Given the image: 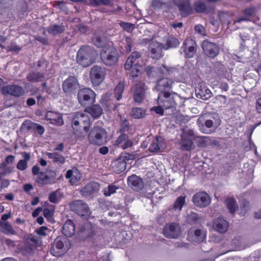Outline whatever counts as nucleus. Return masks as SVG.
I'll list each match as a JSON object with an SVG mask.
<instances>
[{"instance_id":"f257e3e1","label":"nucleus","mask_w":261,"mask_h":261,"mask_svg":"<svg viewBox=\"0 0 261 261\" xmlns=\"http://www.w3.org/2000/svg\"><path fill=\"white\" fill-rule=\"evenodd\" d=\"M197 123L199 129L204 134L214 132L220 124V120L217 114L205 113L197 119Z\"/></svg>"},{"instance_id":"f03ea898","label":"nucleus","mask_w":261,"mask_h":261,"mask_svg":"<svg viewBox=\"0 0 261 261\" xmlns=\"http://www.w3.org/2000/svg\"><path fill=\"white\" fill-rule=\"evenodd\" d=\"M97 55V51L93 47L83 46L77 53L76 61L83 67H87L94 62Z\"/></svg>"},{"instance_id":"7ed1b4c3","label":"nucleus","mask_w":261,"mask_h":261,"mask_svg":"<svg viewBox=\"0 0 261 261\" xmlns=\"http://www.w3.org/2000/svg\"><path fill=\"white\" fill-rule=\"evenodd\" d=\"M40 168L37 165L32 168V173L36 175V182L40 187L46 185L52 184L57 177L56 172L51 170H46L45 172H40Z\"/></svg>"},{"instance_id":"20e7f679","label":"nucleus","mask_w":261,"mask_h":261,"mask_svg":"<svg viewBox=\"0 0 261 261\" xmlns=\"http://www.w3.org/2000/svg\"><path fill=\"white\" fill-rule=\"evenodd\" d=\"M108 134L106 130L99 126H94L88 135V140L92 145L100 146L107 142Z\"/></svg>"},{"instance_id":"39448f33","label":"nucleus","mask_w":261,"mask_h":261,"mask_svg":"<svg viewBox=\"0 0 261 261\" xmlns=\"http://www.w3.org/2000/svg\"><path fill=\"white\" fill-rule=\"evenodd\" d=\"M90 125L89 117L86 114L77 112L72 118V127L75 135L79 137L81 136L78 134L79 130H84L86 132L89 130Z\"/></svg>"},{"instance_id":"423d86ee","label":"nucleus","mask_w":261,"mask_h":261,"mask_svg":"<svg viewBox=\"0 0 261 261\" xmlns=\"http://www.w3.org/2000/svg\"><path fill=\"white\" fill-rule=\"evenodd\" d=\"M243 13L244 16L240 17L237 20H233L232 23H231V17L226 13L220 15V19L222 23H226L229 29L231 30H234L237 29V27H234V24L236 23H240L243 21H248L250 17L255 13V9L253 8H248L245 9Z\"/></svg>"},{"instance_id":"0eeeda50","label":"nucleus","mask_w":261,"mask_h":261,"mask_svg":"<svg viewBox=\"0 0 261 261\" xmlns=\"http://www.w3.org/2000/svg\"><path fill=\"white\" fill-rule=\"evenodd\" d=\"M70 242L67 238L59 237L54 241L50 249V253L55 256L65 254L70 248Z\"/></svg>"},{"instance_id":"6e6552de","label":"nucleus","mask_w":261,"mask_h":261,"mask_svg":"<svg viewBox=\"0 0 261 261\" xmlns=\"http://www.w3.org/2000/svg\"><path fill=\"white\" fill-rule=\"evenodd\" d=\"M102 62L107 66H112L116 64L118 59V53L113 44H109L102 49L100 53Z\"/></svg>"},{"instance_id":"1a4fd4ad","label":"nucleus","mask_w":261,"mask_h":261,"mask_svg":"<svg viewBox=\"0 0 261 261\" xmlns=\"http://www.w3.org/2000/svg\"><path fill=\"white\" fill-rule=\"evenodd\" d=\"M174 95L177 96L175 93L172 94L169 92H160L158 95V101L165 109L173 108L176 105Z\"/></svg>"},{"instance_id":"9d476101","label":"nucleus","mask_w":261,"mask_h":261,"mask_svg":"<svg viewBox=\"0 0 261 261\" xmlns=\"http://www.w3.org/2000/svg\"><path fill=\"white\" fill-rule=\"evenodd\" d=\"M95 92L90 88H85L80 89L77 94V99L80 103L86 106L94 102Z\"/></svg>"},{"instance_id":"9b49d317","label":"nucleus","mask_w":261,"mask_h":261,"mask_svg":"<svg viewBox=\"0 0 261 261\" xmlns=\"http://www.w3.org/2000/svg\"><path fill=\"white\" fill-rule=\"evenodd\" d=\"M106 72L103 68L95 65L93 66L90 72V77L93 85H99L104 80Z\"/></svg>"},{"instance_id":"f8f14e48","label":"nucleus","mask_w":261,"mask_h":261,"mask_svg":"<svg viewBox=\"0 0 261 261\" xmlns=\"http://www.w3.org/2000/svg\"><path fill=\"white\" fill-rule=\"evenodd\" d=\"M1 92L4 95H11L15 97H19L24 94L25 90L20 86L11 84L4 86L2 88Z\"/></svg>"},{"instance_id":"ddd939ff","label":"nucleus","mask_w":261,"mask_h":261,"mask_svg":"<svg viewBox=\"0 0 261 261\" xmlns=\"http://www.w3.org/2000/svg\"><path fill=\"white\" fill-rule=\"evenodd\" d=\"M163 234L167 238L176 239L181 234V228L176 223L167 224L163 229Z\"/></svg>"},{"instance_id":"4468645a","label":"nucleus","mask_w":261,"mask_h":261,"mask_svg":"<svg viewBox=\"0 0 261 261\" xmlns=\"http://www.w3.org/2000/svg\"><path fill=\"white\" fill-rule=\"evenodd\" d=\"M79 88L77 79L73 76H70L62 84L63 91L70 95L74 93Z\"/></svg>"},{"instance_id":"2eb2a0df","label":"nucleus","mask_w":261,"mask_h":261,"mask_svg":"<svg viewBox=\"0 0 261 261\" xmlns=\"http://www.w3.org/2000/svg\"><path fill=\"white\" fill-rule=\"evenodd\" d=\"M192 201L196 206L202 208L211 203V198L206 192H199L194 195Z\"/></svg>"},{"instance_id":"dca6fc26","label":"nucleus","mask_w":261,"mask_h":261,"mask_svg":"<svg viewBox=\"0 0 261 261\" xmlns=\"http://www.w3.org/2000/svg\"><path fill=\"white\" fill-rule=\"evenodd\" d=\"M100 189V185L95 181L90 182L81 190V195L86 198L92 197L95 196Z\"/></svg>"},{"instance_id":"f3484780","label":"nucleus","mask_w":261,"mask_h":261,"mask_svg":"<svg viewBox=\"0 0 261 261\" xmlns=\"http://www.w3.org/2000/svg\"><path fill=\"white\" fill-rule=\"evenodd\" d=\"M70 208L79 215L83 216L89 214V210L88 205L82 200H75L69 204Z\"/></svg>"},{"instance_id":"a211bd4d","label":"nucleus","mask_w":261,"mask_h":261,"mask_svg":"<svg viewBox=\"0 0 261 261\" xmlns=\"http://www.w3.org/2000/svg\"><path fill=\"white\" fill-rule=\"evenodd\" d=\"M202 48L204 54L210 58H214L219 54V48L218 45L208 40L203 41Z\"/></svg>"},{"instance_id":"6ab92c4d","label":"nucleus","mask_w":261,"mask_h":261,"mask_svg":"<svg viewBox=\"0 0 261 261\" xmlns=\"http://www.w3.org/2000/svg\"><path fill=\"white\" fill-rule=\"evenodd\" d=\"M186 57L192 58L196 51V43L194 40L187 39L181 47Z\"/></svg>"},{"instance_id":"aec40b11","label":"nucleus","mask_w":261,"mask_h":261,"mask_svg":"<svg viewBox=\"0 0 261 261\" xmlns=\"http://www.w3.org/2000/svg\"><path fill=\"white\" fill-rule=\"evenodd\" d=\"M128 185L134 190L139 191L142 190L144 186L143 179L135 174H133L127 178Z\"/></svg>"},{"instance_id":"412c9836","label":"nucleus","mask_w":261,"mask_h":261,"mask_svg":"<svg viewBox=\"0 0 261 261\" xmlns=\"http://www.w3.org/2000/svg\"><path fill=\"white\" fill-rule=\"evenodd\" d=\"M165 49L164 45L160 42L152 41L149 46V50L153 58H160L162 56V49Z\"/></svg>"},{"instance_id":"4be33fe9","label":"nucleus","mask_w":261,"mask_h":261,"mask_svg":"<svg viewBox=\"0 0 261 261\" xmlns=\"http://www.w3.org/2000/svg\"><path fill=\"white\" fill-rule=\"evenodd\" d=\"M189 236L191 240L196 243L203 242L206 238V232L201 229H191L189 232Z\"/></svg>"},{"instance_id":"5701e85b","label":"nucleus","mask_w":261,"mask_h":261,"mask_svg":"<svg viewBox=\"0 0 261 261\" xmlns=\"http://www.w3.org/2000/svg\"><path fill=\"white\" fill-rule=\"evenodd\" d=\"M93 44L97 47H107L110 44H112V42L109 41L103 35L95 34L92 38Z\"/></svg>"},{"instance_id":"b1692460","label":"nucleus","mask_w":261,"mask_h":261,"mask_svg":"<svg viewBox=\"0 0 261 261\" xmlns=\"http://www.w3.org/2000/svg\"><path fill=\"white\" fill-rule=\"evenodd\" d=\"M115 144L118 147L122 149L131 147L133 144V142L128 139V137L125 134H122L118 137L115 141Z\"/></svg>"},{"instance_id":"393cba45","label":"nucleus","mask_w":261,"mask_h":261,"mask_svg":"<svg viewBox=\"0 0 261 261\" xmlns=\"http://www.w3.org/2000/svg\"><path fill=\"white\" fill-rule=\"evenodd\" d=\"M45 119L49 121L50 123L55 125L61 126L64 123L61 115L52 111H49L46 113Z\"/></svg>"},{"instance_id":"a878e982","label":"nucleus","mask_w":261,"mask_h":261,"mask_svg":"<svg viewBox=\"0 0 261 261\" xmlns=\"http://www.w3.org/2000/svg\"><path fill=\"white\" fill-rule=\"evenodd\" d=\"M214 228L220 233L226 232L229 227L228 223L222 218H218L213 222Z\"/></svg>"},{"instance_id":"bb28decb","label":"nucleus","mask_w":261,"mask_h":261,"mask_svg":"<svg viewBox=\"0 0 261 261\" xmlns=\"http://www.w3.org/2000/svg\"><path fill=\"white\" fill-rule=\"evenodd\" d=\"M65 177L69 179V182L73 185L76 184L80 180L82 175L77 169L73 168L67 171Z\"/></svg>"},{"instance_id":"cd10ccee","label":"nucleus","mask_w":261,"mask_h":261,"mask_svg":"<svg viewBox=\"0 0 261 261\" xmlns=\"http://www.w3.org/2000/svg\"><path fill=\"white\" fill-rule=\"evenodd\" d=\"M173 81L169 78H162L157 81L155 88L158 91L163 92V91L168 90L172 87Z\"/></svg>"},{"instance_id":"c85d7f7f","label":"nucleus","mask_w":261,"mask_h":261,"mask_svg":"<svg viewBox=\"0 0 261 261\" xmlns=\"http://www.w3.org/2000/svg\"><path fill=\"white\" fill-rule=\"evenodd\" d=\"M144 87L145 85L142 83H138L135 86L134 98L136 102H141L143 100L145 96Z\"/></svg>"},{"instance_id":"c756f323","label":"nucleus","mask_w":261,"mask_h":261,"mask_svg":"<svg viewBox=\"0 0 261 261\" xmlns=\"http://www.w3.org/2000/svg\"><path fill=\"white\" fill-rule=\"evenodd\" d=\"M162 67L163 69L161 68V67L158 69H154L153 67H147L146 68L147 74L150 76H154L153 72L158 71L162 74L171 75L175 71V69L174 68L168 67L166 65H162Z\"/></svg>"},{"instance_id":"7c9ffc66","label":"nucleus","mask_w":261,"mask_h":261,"mask_svg":"<svg viewBox=\"0 0 261 261\" xmlns=\"http://www.w3.org/2000/svg\"><path fill=\"white\" fill-rule=\"evenodd\" d=\"M47 79L44 73L38 71L31 72L27 76L28 81L33 83L45 82Z\"/></svg>"},{"instance_id":"2f4dec72","label":"nucleus","mask_w":261,"mask_h":261,"mask_svg":"<svg viewBox=\"0 0 261 261\" xmlns=\"http://www.w3.org/2000/svg\"><path fill=\"white\" fill-rule=\"evenodd\" d=\"M165 147V143L161 137H156L150 144L149 150L151 152H157Z\"/></svg>"},{"instance_id":"473e14b6","label":"nucleus","mask_w":261,"mask_h":261,"mask_svg":"<svg viewBox=\"0 0 261 261\" xmlns=\"http://www.w3.org/2000/svg\"><path fill=\"white\" fill-rule=\"evenodd\" d=\"M63 234L67 237H72L75 233V226L70 220H67L62 227Z\"/></svg>"},{"instance_id":"72a5a7b5","label":"nucleus","mask_w":261,"mask_h":261,"mask_svg":"<svg viewBox=\"0 0 261 261\" xmlns=\"http://www.w3.org/2000/svg\"><path fill=\"white\" fill-rule=\"evenodd\" d=\"M196 97L203 100H206L211 96L210 90L204 86H200L196 89Z\"/></svg>"},{"instance_id":"f704fd0d","label":"nucleus","mask_w":261,"mask_h":261,"mask_svg":"<svg viewBox=\"0 0 261 261\" xmlns=\"http://www.w3.org/2000/svg\"><path fill=\"white\" fill-rule=\"evenodd\" d=\"M85 111L89 113L94 119L99 118L103 113V110L99 105H94L88 107L86 109Z\"/></svg>"},{"instance_id":"c9c22d12","label":"nucleus","mask_w":261,"mask_h":261,"mask_svg":"<svg viewBox=\"0 0 261 261\" xmlns=\"http://www.w3.org/2000/svg\"><path fill=\"white\" fill-rule=\"evenodd\" d=\"M141 57V54L138 51H134L128 57L125 65L124 68L126 70H129L132 67V65H135L136 60Z\"/></svg>"},{"instance_id":"e433bc0d","label":"nucleus","mask_w":261,"mask_h":261,"mask_svg":"<svg viewBox=\"0 0 261 261\" xmlns=\"http://www.w3.org/2000/svg\"><path fill=\"white\" fill-rule=\"evenodd\" d=\"M0 227L2 232L6 234L13 235L16 234V231L8 222H0Z\"/></svg>"},{"instance_id":"4c0bfd02","label":"nucleus","mask_w":261,"mask_h":261,"mask_svg":"<svg viewBox=\"0 0 261 261\" xmlns=\"http://www.w3.org/2000/svg\"><path fill=\"white\" fill-rule=\"evenodd\" d=\"M23 126H27V129H33L37 132L40 135H42L44 132V128L43 126L35 123H32L30 121H26L23 123Z\"/></svg>"},{"instance_id":"58836bf2","label":"nucleus","mask_w":261,"mask_h":261,"mask_svg":"<svg viewBox=\"0 0 261 261\" xmlns=\"http://www.w3.org/2000/svg\"><path fill=\"white\" fill-rule=\"evenodd\" d=\"M46 155L48 158L51 159L54 163L59 164H63L65 162V157L57 152H47Z\"/></svg>"},{"instance_id":"ea45409f","label":"nucleus","mask_w":261,"mask_h":261,"mask_svg":"<svg viewBox=\"0 0 261 261\" xmlns=\"http://www.w3.org/2000/svg\"><path fill=\"white\" fill-rule=\"evenodd\" d=\"M22 156L23 159L19 160L16 165V168L21 171H23L27 168L28 162L30 161L31 158L30 153L27 152H24Z\"/></svg>"},{"instance_id":"a19ab883","label":"nucleus","mask_w":261,"mask_h":261,"mask_svg":"<svg viewBox=\"0 0 261 261\" xmlns=\"http://www.w3.org/2000/svg\"><path fill=\"white\" fill-rule=\"evenodd\" d=\"M178 8L182 13V16L188 15L191 10V8L189 2L187 1L181 0L178 4Z\"/></svg>"},{"instance_id":"79ce46f5","label":"nucleus","mask_w":261,"mask_h":261,"mask_svg":"<svg viewBox=\"0 0 261 261\" xmlns=\"http://www.w3.org/2000/svg\"><path fill=\"white\" fill-rule=\"evenodd\" d=\"M178 8L182 13V16L188 15L191 10V8L189 2L187 1L181 0L178 4Z\"/></svg>"},{"instance_id":"37998d69","label":"nucleus","mask_w":261,"mask_h":261,"mask_svg":"<svg viewBox=\"0 0 261 261\" xmlns=\"http://www.w3.org/2000/svg\"><path fill=\"white\" fill-rule=\"evenodd\" d=\"M126 167V163L123 159V156L119 160H117L114 163V170L116 172L118 173L124 171Z\"/></svg>"},{"instance_id":"c03bdc74","label":"nucleus","mask_w":261,"mask_h":261,"mask_svg":"<svg viewBox=\"0 0 261 261\" xmlns=\"http://www.w3.org/2000/svg\"><path fill=\"white\" fill-rule=\"evenodd\" d=\"M181 148L183 150L189 151L191 150L193 144L192 139L187 138L181 136Z\"/></svg>"},{"instance_id":"a18cd8bd","label":"nucleus","mask_w":261,"mask_h":261,"mask_svg":"<svg viewBox=\"0 0 261 261\" xmlns=\"http://www.w3.org/2000/svg\"><path fill=\"white\" fill-rule=\"evenodd\" d=\"M64 30L65 29L63 25L56 24L50 25L46 29L48 33L53 35L61 34L64 32Z\"/></svg>"},{"instance_id":"49530a36","label":"nucleus","mask_w":261,"mask_h":261,"mask_svg":"<svg viewBox=\"0 0 261 261\" xmlns=\"http://www.w3.org/2000/svg\"><path fill=\"white\" fill-rule=\"evenodd\" d=\"M198 147H205L211 144V139L207 136H198L195 140Z\"/></svg>"},{"instance_id":"de8ad7c7","label":"nucleus","mask_w":261,"mask_h":261,"mask_svg":"<svg viewBox=\"0 0 261 261\" xmlns=\"http://www.w3.org/2000/svg\"><path fill=\"white\" fill-rule=\"evenodd\" d=\"M186 204V197L179 196L175 201L173 208L175 211L180 212L183 206Z\"/></svg>"},{"instance_id":"09e8293b","label":"nucleus","mask_w":261,"mask_h":261,"mask_svg":"<svg viewBox=\"0 0 261 261\" xmlns=\"http://www.w3.org/2000/svg\"><path fill=\"white\" fill-rule=\"evenodd\" d=\"M225 203L230 213L234 214L237 208L236 200L233 198H228L225 200Z\"/></svg>"},{"instance_id":"8fccbe9b","label":"nucleus","mask_w":261,"mask_h":261,"mask_svg":"<svg viewBox=\"0 0 261 261\" xmlns=\"http://www.w3.org/2000/svg\"><path fill=\"white\" fill-rule=\"evenodd\" d=\"M179 44V42L176 38L173 37H169L164 45L165 49H168L170 48L176 47Z\"/></svg>"},{"instance_id":"3c124183","label":"nucleus","mask_w":261,"mask_h":261,"mask_svg":"<svg viewBox=\"0 0 261 261\" xmlns=\"http://www.w3.org/2000/svg\"><path fill=\"white\" fill-rule=\"evenodd\" d=\"M181 136L195 140H196V138L197 137L196 133L195 132L193 129H190L188 127H185L182 129Z\"/></svg>"},{"instance_id":"603ef678","label":"nucleus","mask_w":261,"mask_h":261,"mask_svg":"<svg viewBox=\"0 0 261 261\" xmlns=\"http://www.w3.org/2000/svg\"><path fill=\"white\" fill-rule=\"evenodd\" d=\"M119 187L113 184L109 185L108 187L103 188L102 192L105 196H111L116 192V190L119 189Z\"/></svg>"},{"instance_id":"864d4df0","label":"nucleus","mask_w":261,"mask_h":261,"mask_svg":"<svg viewBox=\"0 0 261 261\" xmlns=\"http://www.w3.org/2000/svg\"><path fill=\"white\" fill-rule=\"evenodd\" d=\"M145 115V111L140 108H133L131 112V116L135 119L142 118Z\"/></svg>"},{"instance_id":"5fc2aeb1","label":"nucleus","mask_w":261,"mask_h":261,"mask_svg":"<svg viewBox=\"0 0 261 261\" xmlns=\"http://www.w3.org/2000/svg\"><path fill=\"white\" fill-rule=\"evenodd\" d=\"M124 84L123 82H119L114 90L115 95L117 100H119L123 92Z\"/></svg>"},{"instance_id":"6e6d98bb","label":"nucleus","mask_w":261,"mask_h":261,"mask_svg":"<svg viewBox=\"0 0 261 261\" xmlns=\"http://www.w3.org/2000/svg\"><path fill=\"white\" fill-rule=\"evenodd\" d=\"M89 237L93 238L94 244L96 246L101 245L103 241V236L99 233L92 232L91 234L89 235Z\"/></svg>"},{"instance_id":"4d7b16f0","label":"nucleus","mask_w":261,"mask_h":261,"mask_svg":"<svg viewBox=\"0 0 261 261\" xmlns=\"http://www.w3.org/2000/svg\"><path fill=\"white\" fill-rule=\"evenodd\" d=\"M141 67L138 63H135V65H132V67L130 69V75L134 78L138 77L141 73Z\"/></svg>"},{"instance_id":"13d9d810","label":"nucleus","mask_w":261,"mask_h":261,"mask_svg":"<svg viewBox=\"0 0 261 261\" xmlns=\"http://www.w3.org/2000/svg\"><path fill=\"white\" fill-rule=\"evenodd\" d=\"M201 217L198 215L194 212H191L187 216V221L191 224H195L197 221L200 220Z\"/></svg>"},{"instance_id":"bf43d9fd","label":"nucleus","mask_w":261,"mask_h":261,"mask_svg":"<svg viewBox=\"0 0 261 261\" xmlns=\"http://www.w3.org/2000/svg\"><path fill=\"white\" fill-rule=\"evenodd\" d=\"M27 240L28 245H32L31 249H34L39 245V240L36 237L33 236Z\"/></svg>"},{"instance_id":"052dcab7","label":"nucleus","mask_w":261,"mask_h":261,"mask_svg":"<svg viewBox=\"0 0 261 261\" xmlns=\"http://www.w3.org/2000/svg\"><path fill=\"white\" fill-rule=\"evenodd\" d=\"M206 9L205 4L201 1H198L194 4V9L196 12H203Z\"/></svg>"},{"instance_id":"680f3d73","label":"nucleus","mask_w":261,"mask_h":261,"mask_svg":"<svg viewBox=\"0 0 261 261\" xmlns=\"http://www.w3.org/2000/svg\"><path fill=\"white\" fill-rule=\"evenodd\" d=\"M120 25L124 30L127 32H132L134 29V25L130 23L121 22Z\"/></svg>"},{"instance_id":"e2e57ef3","label":"nucleus","mask_w":261,"mask_h":261,"mask_svg":"<svg viewBox=\"0 0 261 261\" xmlns=\"http://www.w3.org/2000/svg\"><path fill=\"white\" fill-rule=\"evenodd\" d=\"M125 50L126 52L129 53L132 50V47L133 46V41L130 37H127L125 40Z\"/></svg>"},{"instance_id":"0e129e2a","label":"nucleus","mask_w":261,"mask_h":261,"mask_svg":"<svg viewBox=\"0 0 261 261\" xmlns=\"http://www.w3.org/2000/svg\"><path fill=\"white\" fill-rule=\"evenodd\" d=\"M129 128L128 122L127 120L124 119L122 121L121 124V127L119 129V132L123 134L124 132L127 131Z\"/></svg>"},{"instance_id":"69168bd1","label":"nucleus","mask_w":261,"mask_h":261,"mask_svg":"<svg viewBox=\"0 0 261 261\" xmlns=\"http://www.w3.org/2000/svg\"><path fill=\"white\" fill-rule=\"evenodd\" d=\"M14 170V168L12 167H7L3 169V170L0 172V178L2 177H5V176L11 173Z\"/></svg>"},{"instance_id":"338daca9","label":"nucleus","mask_w":261,"mask_h":261,"mask_svg":"<svg viewBox=\"0 0 261 261\" xmlns=\"http://www.w3.org/2000/svg\"><path fill=\"white\" fill-rule=\"evenodd\" d=\"M249 203L247 201H244L242 203V206L241 207V214L242 215H245L246 213L249 210Z\"/></svg>"},{"instance_id":"774afa93","label":"nucleus","mask_w":261,"mask_h":261,"mask_svg":"<svg viewBox=\"0 0 261 261\" xmlns=\"http://www.w3.org/2000/svg\"><path fill=\"white\" fill-rule=\"evenodd\" d=\"M91 2L95 5H109L110 4V0H91Z\"/></svg>"}]
</instances>
